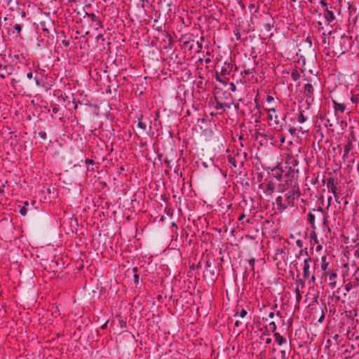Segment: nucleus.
Instances as JSON below:
<instances>
[{
	"mask_svg": "<svg viewBox=\"0 0 359 359\" xmlns=\"http://www.w3.org/2000/svg\"><path fill=\"white\" fill-rule=\"evenodd\" d=\"M191 271H202L204 278L214 281L217 278V262L208 256L203 257L198 263L190 267Z\"/></svg>",
	"mask_w": 359,
	"mask_h": 359,
	"instance_id": "f257e3e1",
	"label": "nucleus"
},
{
	"mask_svg": "<svg viewBox=\"0 0 359 359\" xmlns=\"http://www.w3.org/2000/svg\"><path fill=\"white\" fill-rule=\"evenodd\" d=\"M353 43V42L351 36L344 34L340 37L338 41L339 45H337L334 48L336 49L337 53L344 54L349 51L352 47Z\"/></svg>",
	"mask_w": 359,
	"mask_h": 359,
	"instance_id": "f03ea898",
	"label": "nucleus"
},
{
	"mask_svg": "<svg viewBox=\"0 0 359 359\" xmlns=\"http://www.w3.org/2000/svg\"><path fill=\"white\" fill-rule=\"evenodd\" d=\"M145 271L146 270L142 266L140 267H134L133 269V283L136 288H140V285L143 280L142 277Z\"/></svg>",
	"mask_w": 359,
	"mask_h": 359,
	"instance_id": "7ed1b4c3",
	"label": "nucleus"
},
{
	"mask_svg": "<svg viewBox=\"0 0 359 359\" xmlns=\"http://www.w3.org/2000/svg\"><path fill=\"white\" fill-rule=\"evenodd\" d=\"M299 194H300V193H299V185L294 184V187L290 190H287V192L285 193V197L286 198L285 201L290 205V203H292L295 198L299 197Z\"/></svg>",
	"mask_w": 359,
	"mask_h": 359,
	"instance_id": "20e7f679",
	"label": "nucleus"
},
{
	"mask_svg": "<svg viewBox=\"0 0 359 359\" xmlns=\"http://www.w3.org/2000/svg\"><path fill=\"white\" fill-rule=\"evenodd\" d=\"M164 293V299H169V302H172V305L175 306H180L183 307V300L181 299L182 295L181 293Z\"/></svg>",
	"mask_w": 359,
	"mask_h": 359,
	"instance_id": "39448f33",
	"label": "nucleus"
},
{
	"mask_svg": "<svg viewBox=\"0 0 359 359\" xmlns=\"http://www.w3.org/2000/svg\"><path fill=\"white\" fill-rule=\"evenodd\" d=\"M294 184L299 185L297 179H292V180L291 179H290V180L285 179L284 183H280L278 185V187H277L278 191L281 192V193L287 191V190H290L292 188H293Z\"/></svg>",
	"mask_w": 359,
	"mask_h": 359,
	"instance_id": "423d86ee",
	"label": "nucleus"
},
{
	"mask_svg": "<svg viewBox=\"0 0 359 359\" xmlns=\"http://www.w3.org/2000/svg\"><path fill=\"white\" fill-rule=\"evenodd\" d=\"M40 26L43 32L50 33L51 32H55V28L54 26V21L50 18L47 17L45 20L40 22Z\"/></svg>",
	"mask_w": 359,
	"mask_h": 359,
	"instance_id": "0eeeda50",
	"label": "nucleus"
},
{
	"mask_svg": "<svg viewBox=\"0 0 359 359\" xmlns=\"http://www.w3.org/2000/svg\"><path fill=\"white\" fill-rule=\"evenodd\" d=\"M259 189H264V192L268 196H271L275 189V184L272 181L266 182L259 185Z\"/></svg>",
	"mask_w": 359,
	"mask_h": 359,
	"instance_id": "6e6552de",
	"label": "nucleus"
},
{
	"mask_svg": "<svg viewBox=\"0 0 359 359\" xmlns=\"http://www.w3.org/2000/svg\"><path fill=\"white\" fill-rule=\"evenodd\" d=\"M337 179L334 177H330L327 180V187L328 191L332 194L337 192Z\"/></svg>",
	"mask_w": 359,
	"mask_h": 359,
	"instance_id": "1a4fd4ad",
	"label": "nucleus"
},
{
	"mask_svg": "<svg viewBox=\"0 0 359 359\" xmlns=\"http://www.w3.org/2000/svg\"><path fill=\"white\" fill-rule=\"evenodd\" d=\"M312 262L311 257H308L304 262L303 277L304 279H309L311 275L310 264Z\"/></svg>",
	"mask_w": 359,
	"mask_h": 359,
	"instance_id": "9d476101",
	"label": "nucleus"
},
{
	"mask_svg": "<svg viewBox=\"0 0 359 359\" xmlns=\"http://www.w3.org/2000/svg\"><path fill=\"white\" fill-rule=\"evenodd\" d=\"M283 170L279 165L273 168L271 170V175L278 180H280L283 177Z\"/></svg>",
	"mask_w": 359,
	"mask_h": 359,
	"instance_id": "9b49d317",
	"label": "nucleus"
},
{
	"mask_svg": "<svg viewBox=\"0 0 359 359\" xmlns=\"http://www.w3.org/2000/svg\"><path fill=\"white\" fill-rule=\"evenodd\" d=\"M233 65L231 63V61L227 62L226 61L224 63V65L222 67L221 74L222 76H225L226 75H229L232 71Z\"/></svg>",
	"mask_w": 359,
	"mask_h": 359,
	"instance_id": "f8f14e48",
	"label": "nucleus"
},
{
	"mask_svg": "<svg viewBox=\"0 0 359 359\" xmlns=\"http://www.w3.org/2000/svg\"><path fill=\"white\" fill-rule=\"evenodd\" d=\"M332 6L324 8V17L328 23L333 22L335 20V15L334 12L331 10Z\"/></svg>",
	"mask_w": 359,
	"mask_h": 359,
	"instance_id": "ddd939ff",
	"label": "nucleus"
},
{
	"mask_svg": "<svg viewBox=\"0 0 359 359\" xmlns=\"http://www.w3.org/2000/svg\"><path fill=\"white\" fill-rule=\"evenodd\" d=\"M332 102L334 104L335 116H337V119L339 121V118L338 117V112L344 113L346 109V106L344 104L338 103L335 100H332Z\"/></svg>",
	"mask_w": 359,
	"mask_h": 359,
	"instance_id": "4468645a",
	"label": "nucleus"
},
{
	"mask_svg": "<svg viewBox=\"0 0 359 359\" xmlns=\"http://www.w3.org/2000/svg\"><path fill=\"white\" fill-rule=\"evenodd\" d=\"M85 15L90 18V20L95 23V25L97 26L95 27L96 29H97V27H102V22L100 20L98 16H97L94 13H89L88 12H85Z\"/></svg>",
	"mask_w": 359,
	"mask_h": 359,
	"instance_id": "2eb2a0df",
	"label": "nucleus"
},
{
	"mask_svg": "<svg viewBox=\"0 0 359 359\" xmlns=\"http://www.w3.org/2000/svg\"><path fill=\"white\" fill-rule=\"evenodd\" d=\"M353 148V142H351V139L350 137H347V143L344 145V155L343 158L347 157L350 151Z\"/></svg>",
	"mask_w": 359,
	"mask_h": 359,
	"instance_id": "dca6fc26",
	"label": "nucleus"
},
{
	"mask_svg": "<svg viewBox=\"0 0 359 359\" xmlns=\"http://www.w3.org/2000/svg\"><path fill=\"white\" fill-rule=\"evenodd\" d=\"M313 87L311 83H306L304 85L303 93L305 97L307 98L311 97L313 94Z\"/></svg>",
	"mask_w": 359,
	"mask_h": 359,
	"instance_id": "f3484780",
	"label": "nucleus"
},
{
	"mask_svg": "<svg viewBox=\"0 0 359 359\" xmlns=\"http://www.w3.org/2000/svg\"><path fill=\"white\" fill-rule=\"evenodd\" d=\"M276 205H278V210L280 211L285 210L289 206L288 203L286 201L283 203L282 196H278L276 198Z\"/></svg>",
	"mask_w": 359,
	"mask_h": 359,
	"instance_id": "a211bd4d",
	"label": "nucleus"
},
{
	"mask_svg": "<svg viewBox=\"0 0 359 359\" xmlns=\"http://www.w3.org/2000/svg\"><path fill=\"white\" fill-rule=\"evenodd\" d=\"M297 172H298V170L295 171L294 169L292 168V166H290L288 170L284 175V177L286 180L297 179L295 177V173H297Z\"/></svg>",
	"mask_w": 359,
	"mask_h": 359,
	"instance_id": "6ab92c4d",
	"label": "nucleus"
},
{
	"mask_svg": "<svg viewBox=\"0 0 359 359\" xmlns=\"http://www.w3.org/2000/svg\"><path fill=\"white\" fill-rule=\"evenodd\" d=\"M337 277V275L336 273H331L329 274V285H331L332 289H333L337 284L336 278Z\"/></svg>",
	"mask_w": 359,
	"mask_h": 359,
	"instance_id": "aec40b11",
	"label": "nucleus"
},
{
	"mask_svg": "<svg viewBox=\"0 0 359 359\" xmlns=\"http://www.w3.org/2000/svg\"><path fill=\"white\" fill-rule=\"evenodd\" d=\"M275 340L278 343V345H282L283 344L286 342V339L282 337L279 333H274Z\"/></svg>",
	"mask_w": 359,
	"mask_h": 359,
	"instance_id": "412c9836",
	"label": "nucleus"
},
{
	"mask_svg": "<svg viewBox=\"0 0 359 359\" xmlns=\"http://www.w3.org/2000/svg\"><path fill=\"white\" fill-rule=\"evenodd\" d=\"M308 222L311 224V227L313 229H316L315 226V215L312 212L308 214Z\"/></svg>",
	"mask_w": 359,
	"mask_h": 359,
	"instance_id": "4be33fe9",
	"label": "nucleus"
},
{
	"mask_svg": "<svg viewBox=\"0 0 359 359\" xmlns=\"http://www.w3.org/2000/svg\"><path fill=\"white\" fill-rule=\"evenodd\" d=\"M321 262H322V264H321V270L323 271V272H325L326 270L328 268V262H327V257L326 256H323L322 258H321Z\"/></svg>",
	"mask_w": 359,
	"mask_h": 359,
	"instance_id": "5701e85b",
	"label": "nucleus"
},
{
	"mask_svg": "<svg viewBox=\"0 0 359 359\" xmlns=\"http://www.w3.org/2000/svg\"><path fill=\"white\" fill-rule=\"evenodd\" d=\"M329 299L331 300V302H329V304L332 303L334 305V304H337V302L340 300L341 297L339 296H337L335 294V293H332V296H329Z\"/></svg>",
	"mask_w": 359,
	"mask_h": 359,
	"instance_id": "b1692460",
	"label": "nucleus"
},
{
	"mask_svg": "<svg viewBox=\"0 0 359 359\" xmlns=\"http://www.w3.org/2000/svg\"><path fill=\"white\" fill-rule=\"evenodd\" d=\"M345 314L348 318L353 319L354 317H355L357 316V311L356 310L346 311Z\"/></svg>",
	"mask_w": 359,
	"mask_h": 359,
	"instance_id": "393cba45",
	"label": "nucleus"
},
{
	"mask_svg": "<svg viewBox=\"0 0 359 359\" xmlns=\"http://www.w3.org/2000/svg\"><path fill=\"white\" fill-rule=\"evenodd\" d=\"M301 75L297 69H293L291 72V77L293 81H296L299 79Z\"/></svg>",
	"mask_w": 359,
	"mask_h": 359,
	"instance_id": "a878e982",
	"label": "nucleus"
},
{
	"mask_svg": "<svg viewBox=\"0 0 359 359\" xmlns=\"http://www.w3.org/2000/svg\"><path fill=\"white\" fill-rule=\"evenodd\" d=\"M143 118V115L142 114H140L138 117H137V119L139 121L138 123H137V126L142 129V130H146V128H147V126L144 123L142 122V119Z\"/></svg>",
	"mask_w": 359,
	"mask_h": 359,
	"instance_id": "bb28decb",
	"label": "nucleus"
},
{
	"mask_svg": "<svg viewBox=\"0 0 359 359\" xmlns=\"http://www.w3.org/2000/svg\"><path fill=\"white\" fill-rule=\"evenodd\" d=\"M307 120V118L304 115V111H301L298 115L297 117V121L300 123H303L306 122Z\"/></svg>",
	"mask_w": 359,
	"mask_h": 359,
	"instance_id": "cd10ccee",
	"label": "nucleus"
},
{
	"mask_svg": "<svg viewBox=\"0 0 359 359\" xmlns=\"http://www.w3.org/2000/svg\"><path fill=\"white\" fill-rule=\"evenodd\" d=\"M226 107H229V106L228 104H226L220 102L219 101H216L215 108L217 109H224Z\"/></svg>",
	"mask_w": 359,
	"mask_h": 359,
	"instance_id": "c85d7f7f",
	"label": "nucleus"
},
{
	"mask_svg": "<svg viewBox=\"0 0 359 359\" xmlns=\"http://www.w3.org/2000/svg\"><path fill=\"white\" fill-rule=\"evenodd\" d=\"M286 163L290 165V166H292V168L298 165L297 160L293 158H290Z\"/></svg>",
	"mask_w": 359,
	"mask_h": 359,
	"instance_id": "c756f323",
	"label": "nucleus"
},
{
	"mask_svg": "<svg viewBox=\"0 0 359 359\" xmlns=\"http://www.w3.org/2000/svg\"><path fill=\"white\" fill-rule=\"evenodd\" d=\"M228 161H229V163L231 164V166H233L234 168L237 167L236 160L235 158L231 157V156H228Z\"/></svg>",
	"mask_w": 359,
	"mask_h": 359,
	"instance_id": "7c9ffc66",
	"label": "nucleus"
},
{
	"mask_svg": "<svg viewBox=\"0 0 359 359\" xmlns=\"http://www.w3.org/2000/svg\"><path fill=\"white\" fill-rule=\"evenodd\" d=\"M257 107V111L255 112V114L254 115H252V116L255 117L254 118V121L257 123L259 121V118L261 116V112L259 111V109H258V107L257 105L256 106Z\"/></svg>",
	"mask_w": 359,
	"mask_h": 359,
	"instance_id": "2f4dec72",
	"label": "nucleus"
},
{
	"mask_svg": "<svg viewBox=\"0 0 359 359\" xmlns=\"http://www.w3.org/2000/svg\"><path fill=\"white\" fill-rule=\"evenodd\" d=\"M154 294H156V299L160 303H164L165 299H164V294H158V293H153Z\"/></svg>",
	"mask_w": 359,
	"mask_h": 359,
	"instance_id": "473e14b6",
	"label": "nucleus"
},
{
	"mask_svg": "<svg viewBox=\"0 0 359 359\" xmlns=\"http://www.w3.org/2000/svg\"><path fill=\"white\" fill-rule=\"evenodd\" d=\"M310 238L314 241L316 243H318V240L317 238V234L314 230H313L310 233Z\"/></svg>",
	"mask_w": 359,
	"mask_h": 359,
	"instance_id": "72a5a7b5",
	"label": "nucleus"
},
{
	"mask_svg": "<svg viewBox=\"0 0 359 359\" xmlns=\"http://www.w3.org/2000/svg\"><path fill=\"white\" fill-rule=\"evenodd\" d=\"M255 263V259H250L248 260V264H249V266H250V271H254Z\"/></svg>",
	"mask_w": 359,
	"mask_h": 359,
	"instance_id": "f704fd0d",
	"label": "nucleus"
},
{
	"mask_svg": "<svg viewBox=\"0 0 359 359\" xmlns=\"http://www.w3.org/2000/svg\"><path fill=\"white\" fill-rule=\"evenodd\" d=\"M296 294V305L295 307L299 306V304L302 299V294L301 293H295Z\"/></svg>",
	"mask_w": 359,
	"mask_h": 359,
	"instance_id": "c9c22d12",
	"label": "nucleus"
},
{
	"mask_svg": "<svg viewBox=\"0 0 359 359\" xmlns=\"http://www.w3.org/2000/svg\"><path fill=\"white\" fill-rule=\"evenodd\" d=\"M353 255L355 257L359 259V243L355 247Z\"/></svg>",
	"mask_w": 359,
	"mask_h": 359,
	"instance_id": "e433bc0d",
	"label": "nucleus"
},
{
	"mask_svg": "<svg viewBox=\"0 0 359 359\" xmlns=\"http://www.w3.org/2000/svg\"><path fill=\"white\" fill-rule=\"evenodd\" d=\"M38 135L40 138H41L43 140L47 138V135L45 131L39 132Z\"/></svg>",
	"mask_w": 359,
	"mask_h": 359,
	"instance_id": "4c0bfd02",
	"label": "nucleus"
},
{
	"mask_svg": "<svg viewBox=\"0 0 359 359\" xmlns=\"http://www.w3.org/2000/svg\"><path fill=\"white\" fill-rule=\"evenodd\" d=\"M269 328L270 330H271L272 332H275V330H276V323L274 322H271L269 323Z\"/></svg>",
	"mask_w": 359,
	"mask_h": 359,
	"instance_id": "58836bf2",
	"label": "nucleus"
},
{
	"mask_svg": "<svg viewBox=\"0 0 359 359\" xmlns=\"http://www.w3.org/2000/svg\"><path fill=\"white\" fill-rule=\"evenodd\" d=\"M215 79L219 83H226V81L218 74V73L215 75Z\"/></svg>",
	"mask_w": 359,
	"mask_h": 359,
	"instance_id": "ea45409f",
	"label": "nucleus"
},
{
	"mask_svg": "<svg viewBox=\"0 0 359 359\" xmlns=\"http://www.w3.org/2000/svg\"><path fill=\"white\" fill-rule=\"evenodd\" d=\"M27 209L26 208L25 206H23L20 208V213L21 215L25 216L27 215Z\"/></svg>",
	"mask_w": 359,
	"mask_h": 359,
	"instance_id": "a19ab883",
	"label": "nucleus"
},
{
	"mask_svg": "<svg viewBox=\"0 0 359 359\" xmlns=\"http://www.w3.org/2000/svg\"><path fill=\"white\" fill-rule=\"evenodd\" d=\"M14 29L18 32L20 33L22 30V27L20 24H16L14 26Z\"/></svg>",
	"mask_w": 359,
	"mask_h": 359,
	"instance_id": "79ce46f5",
	"label": "nucleus"
},
{
	"mask_svg": "<svg viewBox=\"0 0 359 359\" xmlns=\"http://www.w3.org/2000/svg\"><path fill=\"white\" fill-rule=\"evenodd\" d=\"M247 315V311L245 309H242L241 312H240V316L241 318H244L245 316Z\"/></svg>",
	"mask_w": 359,
	"mask_h": 359,
	"instance_id": "37998d69",
	"label": "nucleus"
},
{
	"mask_svg": "<svg viewBox=\"0 0 359 359\" xmlns=\"http://www.w3.org/2000/svg\"><path fill=\"white\" fill-rule=\"evenodd\" d=\"M119 324H120L121 327H122V328L126 327V322L124 321L123 320H119Z\"/></svg>",
	"mask_w": 359,
	"mask_h": 359,
	"instance_id": "c03bdc74",
	"label": "nucleus"
},
{
	"mask_svg": "<svg viewBox=\"0 0 359 359\" xmlns=\"http://www.w3.org/2000/svg\"><path fill=\"white\" fill-rule=\"evenodd\" d=\"M296 245H297L299 248H302V247H303V242H302L301 240H297V241H296Z\"/></svg>",
	"mask_w": 359,
	"mask_h": 359,
	"instance_id": "a18cd8bd",
	"label": "nucleus"
},
{
	"mask_svg": "<svg viewBox=\"0 0 359 359\" xmlns=\"http://www.w3.org/2000/svg\"><path fill=\"white\" fill-rule=\"evenodd\" d=\"M264 29L267 31V32H269L271 29V26L269 23H267V24H265L264 25Z\"/></svg>",
	"mask_w": 359,
	"mask_h": 359,
	"instance_id": "49530a36",
	"label": "nucleus"
},
{
	"mask_svg": "<svg viewBox=\"0 0 359 359\" xmlns=\"http://www.w3.org/2000/svg\"><path fill=\"white\" fill-rule=\"evenodd\" d=\"M348 137H351V142H352L353 140H355V135H354V133H353V130H351V133H350V134L348 135Z\"/></svg>",
	"mask_w": 359,
	"mask_h": 359,
	"instance_id": "de8ad7c7",
	"label": "nucleus"
},
{
	"mask_svg": "<svg viewBox=\"0 0 359 359\" xmlns=\"http://www.w3.org/2000/svg\"><path fill=\"white\" fill-rule=\"evenodd\" d=\"M262 338L263 340L265 341V343L266 344H271V338L267 337V338L264 339L263 337H262Z\"/></svg>",
	"mask_w": 359,
	"mask_h": 359,
	"instance_id": "09e8293b",
	"label": "nucleus"
},
{
	"mask_svg": "<svg viewBox=\"0 0 359 359\" xmlns=\"http://www.w3.org/2000/svg\"><path fill=\"white\" fill-rule=\"evenodd\" d=\"M324 318H325V314H324V313H322V314H321V316H320V317L319 318V319H318V321L319 323H322L323 322V320H324Z\"/></svg>",
	"mask_w": 359,
	"mask_h": 359,
	"instance_id": "8fccbe9b",
	"label": "nucleus"
},
{
	"mask_svg": "<svg viewBox=\"0 0 359 359\" xmlns=\"http://www.w3.org/2000/svg\"><path fill=\"white\" fill-rule=\"evenodd\" d=\"M86 164H90V165H94L95 164V161L92 159H86Z\"/></svg>",
	"mask_w": 359,
	"mask_h": 359,
	"instance_id": "3c124183",
	"label": "nucleus"
},
{
	"mask_svg": "<svg viewBox=\"0 0 359 359\" xmlns=\"http://www.w3.org/2000/svg\"><path fill=\"white\" fill-rule=\"evenodd\" d=\"M325 126L327 127V126H330V127H332L333 126V123L330 121V119H327L326 121V123H325Z\"/></svg>",
	"mask_w": 359,
	"mask_h": 359,
	"instance_id": "603ef678",
	"label": "nucleus"
},
{
	"mask_svg": "<svg viewBox=\"0 0 359 359\" xmlns=\"http://www.w3.org/2000/svg\"><path fill=\"white\" fill-rule=\"evenodd\" d=\"M59 111V109L56 107H54L53 109H52V112L53 114H57Z\"/></svg>",
	"mask_w": 359,
	"mask_h": 359,
	"instance_id": "864d4df0",
	"label": "nucleus"
},
{
	"mask_svg": "<svg viewBox=\"0 0 359 359\" xmlns=\"http://www.w3.org/2000/svg\"><path fill=\"white\" fill-rule=\"evenodd\" d=\"M333 195L334 196L336 202L338 203H340V201L339 200V196L337 194V192L336 194H333Z\"/></svg>",
	"mask_w": 359,
	"mask_h": 359,
	"instance_id": "5fc2aeb1",
	"label": "nucleus"
},
{
	"mask_svg": "<svg viewBox=\"0 0 359 359\" xmlns=\"http://www.w3.org/2000/svg\"><path fill=\"white\" fill-rule=\"evenodd\" d=\"M320 4L322 6H323L325 8H328V7H327V3H326V1H325V0H321V1H320Z\"/></svg>",
	"mask_w": 359,
	"mask_h": 359,
	"instance_id": "6e6d98bb",
	"label": "nucleus"
},
{
	"mask_svg": "<svg viewBox=\"0 0 359 359\" xmlns=\"http://www.w3.org/2000/svg\"><path fill=\"white\" fill-rule=\"evenodd\" d=\"M230 86H231V88L230 89L232 91H235L236 90V86H235V84L233 83H231Z\"/></svg>",
	"mask_w": 359,
	"mask_h": 359,
	"instance_id": "4d7b16f0",
	"label": "nucleus"
},
{
	"mask_svg": "<svg viewBox=\"0 0 359 359\" xmlns=\"http://www.w3.org/2000/svg\"><path fill=\"white\" fill-rule=\"evenodd\" d=\"M273 100V97L270 96V95H267L266 97V101L267 102H271Z\"/></svg>",
	"mask_w": 359,
	"mask_h": 359,
	"instance_id": "13d9d810",
	"label": "nucleus"
},
{
	"mask_svg": "<svg viewBox=\"0 0 359 359\" xmlns=\"http://www.w3.org/2000/svg\"><path fill=\"white\" fill-rule=\"evenodd\" d=\"M62 44H63L65 47H68V46H69V41L63 40V41H62Z\"/></svg>",
	"mask_w": 359,
	"mask_h": 359,
	"instance_id": "bf43d9fd",
	"label": "nucleus"
},
{
	"mask_svg": "<svg viewBox=\"0 0 359 359\" xmlns=\"http://www.w3.org/2000/svg\"><path fill=\"white\" fill-rule=\"evenodd\" d=\"M27 77L29 79H32L33 78V73L32 72L27 74Z\"/></svg>",
	"mask_w": 359,
	"mask_h": 359,
	"instance_id": "052dcab7",
	"label": "nucleus"
},
{
	"mask_svg": "<svg viewBox=\"0 0 359 359\" xmlns=\"http://www.w3.org/2000/svg\"><path fill=\"white\" fill-rule=\"evenodd\" d=\"M107 323H108V321H106V322L104 323V324H103L102 325H101L100 328H101V329H102V330L106 329V328H107Z\"/></svg>",
	"mask_w": 359,
	"mask_h": 359,
	"instance_id": "680f3d73",
	"label": "nucleus"
},
{
	"mask_svg": "<svg viewBox=\"0 0 359 359\" xmlns=\"http://www.w3.org/2000/svg\"><path fill=\"white\" fill-rule=\"evenodd\" d=\"M351 100L352 101V102H356L357 100H358V97L356 96H352Z\"/></svg>",
	"mask_w": 359,
	"mask_h": 359,
	"instance_id": "e2e57ef3",
	"label": "nucleus"
},
{
	"mask_svg": "<svg viewBox=\"0 0 359 359\" xmlns=\"http://www.w3.org/2000/svg\"><path fill=\"white\" fill-rule=\"evenodd\" d=\"M339 123L341 127L346 126L347 125L346 122L344 121H340Z\"/></svg>",
	"mask_w": 359,
	"mask_h": 359,
	"instance_id": "0e129e2a",
	"label": "nucleus"
},
{
	"mask_svg": "<svg viewBox=\"0 0 359 359\" xmlns=\"http://www.w3.org/2000/svg\"><path fill=\"white\" fill-rule=\"evenodd\" d=\"M245 217V214H242L240 215V217H238V220L240 222H241L244 218Z\"/></svg>",
	"mask_w": 359,
	"mask_h": 359,
	"instance_id": "69168bd1",
	"label": "nucleus"
},
{
	"mask_svg": "<svg viewBox=\"0 0 359 359\" xmlns=\"http://www.w3.org/2000/svg\"><path fill=\"white\" fill-rule=\"evenodd\" d=\"M196 44L199 49H201L203 48L202 42L197 41Z\"/></svg>",
	"mask_w": 359,
	"mask_h": 359,
	"instance_id": "338daca9",
	"label": "nucleus"
},
{
	"mask_svg": "<svg viewBox=\"0 0 359 359\" xmlns=\"http://www.w3.org/2000/svg\"><path fill=\"white\" fill-rule=\"evenodd\" d=\"M255 8H255V6L254 4H250V5L249 6V9H250V11H252L253 9H255V10L256 11V9H255Z\"/></svg>",
	"mask_w": 359,
	"mask_h": 359,
	"instance_id": "774afa93",
	"label": "nucleus"
}]
</instances>
